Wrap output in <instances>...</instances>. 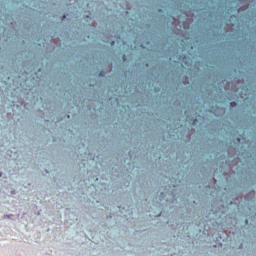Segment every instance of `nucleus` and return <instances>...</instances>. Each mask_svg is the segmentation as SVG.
Segmentation results:
<instances>
[{
	"instance_id": "nucleus-1",
	"label": "nucleus",
	"mask_w": 256,
	"mask_h": 256,
	"mask_svg": "<svg viewBox=\"0 0 256 256\" xmlns=\"http://www.w3.org/2000/svg\"><path fill=\"white\" fill-rule=\"evenodd\" d=\"M237 106V103L236 102H231V107H235Z\"/></svg>"
},
{
	"instance_id": "nucleus-2",
	"label": "nucleus",
	"mask_w": 256,
	"mask_h": 256,
	"mask_svg": "<svg viewBox=\"0 0 256 256\" xmlns=\"http://www.w3.org/2000/svg\"><path fill=\"white\" fill-rule=\"evenodd\" d=\"M112 45H115V41H112Z\"/></svg>"
}]
</instances>
